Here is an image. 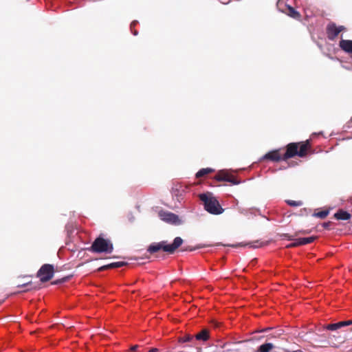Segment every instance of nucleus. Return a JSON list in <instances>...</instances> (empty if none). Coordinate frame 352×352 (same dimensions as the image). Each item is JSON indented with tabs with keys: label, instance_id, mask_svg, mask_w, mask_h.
<instances>
[{
	"label": "nucleus",
	"instance_id": "nucleus-12",
	"mask_svg": "<svg viewBox=\"0 0 352 352\" xmlns=\"http://www.w3.org/2000/svg\"><path fill=\"white\" fill-rule=\"evenodd\" d=\"M334 217L338 220H349L351 218V214L343 210H338L334 214Z\"/></svg>",
	"mask_w": 352,
	"mask_h": 352
},
{
	"label": "nucleus",
	"instance_id": "nucleus-4",
	"mask_svg": "<svg viewBox=\"0 0 352 352\" xmlns=\"http://www.w3.org/2000/svg\"><path fill=\"white\" fill-rule=\"evenodd\" d=\"M54 276V267L50 264L43 265L38 272L41 282L50 280Z\"/></svg>",
	"mask_w": 352,
	"mask_h": 352
},
{
	"label": "nucleus",
	"instance_id": "nucleus-36",
	"mask_svg": "<svg viewBox=\"0 0 352 352\" xmlns=\"http://www.w3.org/2000/svg\"><path fill=\"white\" fill-rule=\"evenodd\" d=\"M214 326H215V327H217V326H218V323H217V322H215V323H214Z\"/></svg>",
	"mask_w": 352,
	"mask_h": 352
},
{
	"label": "nucleus",
	"instance_id": "nucleus-31",
	"mask_svg": "<svg viewBox=\"0 0 352 352\" xmlns=\"http://www.w3.org/2000/svg\"><path fill=\"white\" fill-rule=\"evenodd\" d=\"M158 349L157 348H152L149 350V352H157Z\"/></svg>",
	"mask_w": 352,
	"mask_h": 352
},
{
	"label": "nucleus",
	"instance_id": "nucleus-33",
	"mask_svg": "<svg viewBox=\"0 0 352 352\" xmlns=\"http://www.w3.org/2000/svg\"><path fill=\"white\" fill-rule=\"evenodd\" d=\"M133 35H135V36L138 35V31L134 30V31L133 32Z\"/></svg>",
	"mask_w": 352,
	"mask_h": 352
},
{
	"label": "nucleus",
	"instance_id": "nucleus-21",
	"mask_svg": "<svg viewBox=\"0 0 352 352\" xmlns=\"http://www.w3.org/2000/svg\"><path fill=\"white\" fill-rule=\"evenodd\" d=\"M289 15L293 18H297L300 16L299 13L294 10V8L288 6Z\"/></svg>",
	"mask_w": 352,
	"mask_h": 352
},
{
	"label": "nucleus",
	"instance_id": "nucleus-26",
	"mask_svg": "<svg viewBox=\"0 0 352 352\" xmlns=\"http://www.w3.org/2000/svg\"><path fill=\"white\" fill-rule=\"evenodd\" d=\"M226 351L239 352V349L236 348H232L227 349Z\"/></svg>",
	"mask_w": 352,
	"mask_h": 352
},
{
	"label": "nucleus",
	"instance_id": "nucleus-22",
	"mask_svg": "<svg viewBox=\"0 0 352 352\" xmlns=\"http://www.w3.org/2000/svg\"><path fill=\"white\" fill-rule=\"evenodd\" d=\"M192 340H193V336L188 334V335L184 336L183 338H181L179 339V342L184 343V342H191Z\"/></svg>",
	"mask_w": 352,
	"mask_h": 352
},
{
	"label": "nucleus",
	"instance_id": "nucleus-18",
	"mask_svg": "<svg viewBox=\"0 0 352 352\" xmlns=\"http://www.w3.org/2000/svg\"><path fill=\"white\" fill-rule=\"evenodd\" d=\"M238 210L239 212L243 214V215H245V216H248L249 215V211L250 210H256L257 212L260 213V210L258 209V208H238Z\"/></svg>",
	"mask_w": 352,
	"mask_h": 352
},
{
	"label": "nucleus",
	"instance_id": "nucleus-38",
	"mask_svg": "<svg viewBox=\"0 0 352 352\" xmlns=\"http://www.w3.org/2000/svg\"><path fill=\"white\" fill-rule=\"evenodd\" d=\"M351 122H352V118H351Z\"/></svg>",
	"mask_w": 352,
	"mask_h": 352
},
{
	"label": "nucleus",
	"instance_id": "nucleus-20",
	"mask_svg": "<svg viewBox=\"0 0 352 352\" xmlns=\"http://www.w3.org/2000/svg\"><path fill=\"white\" fill-rule=\"evenodd\" d=\"M286 203L290 206L294 207H298L302 206L303 203L301 201H293V200H287Z\"/></svg>",
	"mask_w": 352,
	"mask_h": 352
},
{
	"label": "nucleus",
	"instance_id": "nucleus-9",
	"mask_svg": "<svg viewBox=\"0 0 352 352\" xmlns=\"http://www.w3.org/2000/svg\"><path fill=\"white\" fill-rule=\"evenodd\" d=\"M316 239V237L313 236H309V237L298 238V239H296L295 242L288 245L287 247L288 248L296 247V246H298V245L311 243L314 242Z\"/></svg>",
	"mask_w": 352,
	"mask_h": 352
},
{
	"label": "nucleus",
	"instance_id": "nucleus-8",
	"mask_svg": "<svg viewBox=\"0 0 352 352\" xmlns=\"http://www.w3.org/2000/svg\"><path fill=\"white\" fill-rule=\"evenodd\" d=\"M298 144L290 143L287 145V151L283 156V160L292 157L294 155H298Z\"/></svg>",
	"mask_w": 352,
	"mask_h": 352
},
{
	"label": "nucleus",
	"instance_id": "nucleus-1",
	"mask_svg": "<svg viewBox=\"0 0 352 352\" xmlns=\"http://www.w3.org/2000/svg\"><path fill=\"white\" fill-rule=\"evenodd\" d=\"M183 243V239L179 237H175L173 243L168 244L166 241H162L159 243H153L148 248V252L151 254L155 253L160 250L173 254Z\"/></svg>",
	"mask_w": 352,
	"mask_h": 352
},
{
	"label": "nucleus",
	"instance_id": "nucleus-10",
	"mask_svg": "<svg viewBox=\"0 0 352 352\" xmlns=\"http://www.w3.org/2000/svg\"><path fill=\"white\" fill-rule=\"evenodd\" d=\"M264 160H269L273 162H278L281 160H283V157L279 154L278 150L270 151L266 153L263 157Z\"/></svg>",
	"mask_w": 352,
	"mask_h": 352
},
{
	"label": "nucleus",
	"instance_id": "nucleus-7",
	"mask_svg": "<svg viewBox=\"0 0 352 352\" xmlns=\"http://www.w3.org/2000/svg\"><path fill=\"white\" fill-rule=\"evenodd\" d=\"M343 30V26L337 27L335 23L329 24L327 28L328 38L330 40H333Z\"/></svg>",
	"mask_w": 352,
	"mask_h": 352
},
{
	"label": "nucleus",
	"instance_id": "nucleus-16",
	"mask_svg": "<svg viewBox=\"0 0 352 352\" xmlns=\"http://www.w3.org/2000/svg\"><path fill=\"white\" fill-rule=\"evenodd\" d=\"M273 348H274L273 344L265 343V344H261L258 347L257 352H270Z\"/></svg>",
	"mask_w": 352,
	"mask_h": 352
},
{
	"label": "nucleus",
	"instance_id": "nucleus-30",
	"mask_svg": "<svg viewBox=\"0 0 352 352\" xmlns=\"http://www.w3.org/2000/svg\"><path fill=\"white\" fill-rule=\"evenodd\" d=\"M138 348V345H134L131 347V351H135Z\"/></svg>",
	"mask_w": 352,
	"mask_h": 352
},
{
	"label": "nucleus",
	"instance_id": "nucleus-32",
	"mask_svg": "<svg viewBox=\"0 0 352 352\" xmlns=\"http://www.w3.org/2000/svg\"><path fill=\"white\" fill-rule=\"evenodd\" d=\"M254 212H257V211L256 210H250V211H249V214H254Z\"/></svg>",
	"mask_w": 352,
	"mask_h": 352
},
{
	"label": "nucleus",
	"instance_id": "nucleus-27",
	"mask_svg": "<svg viewBox=\"0 0 352 352\" xmlns=\"http://www.w3.org/2000/svg\"><path fill=\"white\" fill-rule=\"evenodd\" d=\"M331 224V222H330V221L325 222L323 223V227L324 228H329V227L330 226Z\"/></svg>",
	"mask_w": 352,
	"mask_h": 352
},
{
	"label": "nucleus",
	"instance_id": "nucleus-11",
	"mask_svg": "<svg viewBox=\"0 0 352 352\" xmlns=\"http://www.w3.org/2000/svg\"><path fill=\"white\" fill-rule=\"evenodd\" d=\"M340 47L348 54H352V41L342 39L339 43Z\"/></svg>",
	"mask_w": 352,
	"mask_h": 352
},
{
	"label": "nucleus",
	"instance_id": "nucleus-5",
	"mask_svg": "<svg viewBox=\"0 0 352 352\" xmlns=\"http://www.w3.org/2000/svg\"><path fill=\"white\" fill-rule=\"evenodd\" d=\"M159 217L162 221L170 224L180 225L182 223V221L179 219L178 215L170 212L160 211L159 212Z\"/></svg>",
	"mask_w": 352,
	"mask_h": 352
},
{
	"label": "nucleus",
	"instance_id": "nucleus-19",
	"mask_svg": "<svg viewBox=\"0 0 352 352\" xmlns=\"http://www.w3.org/2000/svg\"><path fill=\"white\" fill-rule=\"evenodd\" d=\"M329 211V210H322L318 212H316L314 214V216L320 219H324L328 214Z\"/></svg>",
	"mask_w": 352,
	"mask_h": 352
},
{
	"label": "nucleus",
	"instance_id": "nucleus-28",
	"mask_svg": "<svg viewBox=\"0 0 352 352\" xmlns=\"http://www.w3.org/2000/svg\"><path fill=\"white\" fill-rule=\"evenodd\" d=\"M138 23L137 21H133L131 23V25H130V28L131 29L133 28V26H135L136 25V23Z\"/></svg>",
	"mask_w": 352,
	"mask_h": 352
},
{
	"label": "nucleus",
	"instance_id": "nucleus-14",
	"mask_svg": "<svg viewBox=\"0 0 352 352\" xmlns=\"http://www.w3.org/2000/svg\"><path fill=\"white\" fill-rule=\"evenodd\" d=\"M308 140L306 142L301 144L300 149L298 150V155L299 157H304L306 155L307 151L308 149Z\"/></svg>",
	"mask_w": 352,
	"mask_h": 352
},
{
	"label": "nucleus",
	"instance_id": "nucleus-35",
	"mask_svg": "<svg viewBox=\"0 0 352 352\" xmlns=\"http://www.w3.org/2000/svg\"><path fill=\"white\" fill-rule=\"evenodd\" d=\"M241 342H236V343H234V345H236V344H240Z\"/></svg>",
	"mask_w": 352,
	"mask_h": 352
},
{
	"label": "nucleus",
	"instance_id": "nucleus-37",
	"mask_svg": "<svg viewBox=\"0 0 352 352\" xmlns=\"http://www.w3.org/2000/svg\"><path fill=\"white\" fill-rule=\"evenodd\" d=\"M288 239H289V240H292V238L291 236H289V237H288Z\"/></svg>",
	"mask_w": 352,
	"mask_h": 352
},
{
	"label": "nucleus",
	"instance_id": "nucleus-23",
	"mask_svg": "<svg viewBox=\"0 0 352 352\" xmlns=\"http://www.w3.org/2000/svg\"><path fill=\"white\" fill-rule=\"evenodd\" d=\"M324 328L329 331H336L338 329V323L327 324Z\"/></svg>",
	"mask_w": 352,
	"mask_h": 352
},
{
	"label": "nucleus",
	"instance_id": "nucleus-17",
	"mask_svg": "<svg viewBox=\"0 0 352 352\" xmlns=\"http://www.w3.org/2000/svg\"><path fill=\"white\" fill-rule=\"evenodd\" d=\"M213 171H214V170L210 168H201L196 173V177L197 178L201 177H203L208 173H210Z\"/></svg>",
	"mask_w": 352,
	"mask_h": 352
},
{
	"label": "nucleus",
	"instance_id": "nucleus-15",
	"mask_svg": "<svg viewBox=\"0 0 352 352\" xmlns=\"http://www.w3.org/2000/svg\"><path fill=\"white\" fill-rule=\"evenodd\" d=\"M208 331L206 329L202 330L201 332L195 336V338L197 340L206 341L208 339Z\"/></svg>",
	"mask_w": 352,
	"mask_h": 352
},
{
	"label": "nucleus",
	"instance_id": "nucleus-3",
	"mask_svg": "<svg viewBox=\"0 0 352 352\" xmlns=\"http://www.w3.org/2000/svg\"><path fill=\"white\" fill-rule=\"evenodd\" d=\"M91 250L93 252L110 254L113 252V246L111 241L99 236L93 242Z\"/></svg>",
	"mask_w": 352,
	"mask_h": 352
},
{
	"label": "nucleus",
	"instance_id": "nucleus-34",
	"mask_svg": "<svg viewBox=\"0 0 352 352\" xmlns=\"http://www.w3.org/2000/svg\"><path fill=\"white\" fill-rule=\"evenodd\" d=\"M235 204H236V205L237 206V205H238V204H239V201L236 199V200H235Z\"/></svg>",
	"mask_w": 352,
	"mask_h": 352
},
{
	"label": "nucleus",
	"instance_id": "nucleus-29",
	"mask_svg": "<svg viewBox=\"0 0 352 352\" xmlns=\"http://www.w3.org/2000/svg\"><path fill=\"white\" fill-rule=\"evenodd\" d=\"M345 324H346V326L351 325V324H352V320H346V321H345Z\"/></svg>",
	"mask_w": 352,
	"mask_h": 352
},
{
	"label": "nucleus",
	"instance_id": "nucleus-24",
	"mask_svg": "<svg viewBox=\"0 0 352 352\" xmlns=\"http://www.w3.org/2000/svg\"><path fill=\"white\" fill-rule=\"evenodd\" d=\"M31 285H32V283L30 282H28L26 283H23L22 285H19L18 287H25V289L24 291H29L32 289Z\"/></svg>",
	"mask_w": 352,
	"mask_h": 352
},
{
	"label": "nucleus",
	"instance_id": "nucleus-6",
	"mask_svg": "<svg viewBox=\"0 0 352 352\" xmlns=\"http://www.w3.org/2000/svg\"><path fill=\"white\" fill-rule=\"evenodd\" d=\"M215 179L217 181H224L230 182L234 185H237L240 183V182L237 181L234 179L228 170H219L215 176Z\"/></svg>",
	"mask_w": 352,
	"mask_h": 352
},
{
	"label": "nucleus",
	"instance_id": "nucleus-2",
	"mask_svg": "<svg viewBox=\"0 0 352 352\" xmlns=\"http://www.w3.org/2000/svg\"><path fill=\"white\" fill-rule=\"evenodd\" d=\"M199 199L204 202V208L209 213L212 214H220L223 212L224 210L212 194H200Z\"/></svg>",
	"mask_w": 352,
	"mask_h": 352
},
{
	"label": "nucleus",
	"instance_id": "nucleus-25",
	"mask_svg": "<svg viewBox=\"0 0 352 352\" xmlns=\"http://www.w3.org/2000/svg\"><path fill=\"white\" fill-rule=\"evenodd\" d=\"M337 323H338V329L346 326L345 321H342V322H339Z\"/></svg>",
	"mask_w": 352,
	"mask_h": 352
},
{
	"label": "nucleus",
	"instance_id": "nucleus-13",
	"mask_svg": "<svg viewBox=\"0 0 352 352\" xmlns=\"http://www.w3.org/2000/svg\"><path fill=\"white\" fill-rule=\"evenodd\" d=\"M126 264V263L123 262V261L115 262V263H110L109 265H104V266L101 267L99 270H107V269H109V268L121 267L125 265Z\"/></svg>",
	"mask_w": 352,
	"mask_h": 352
}]
</instances>
